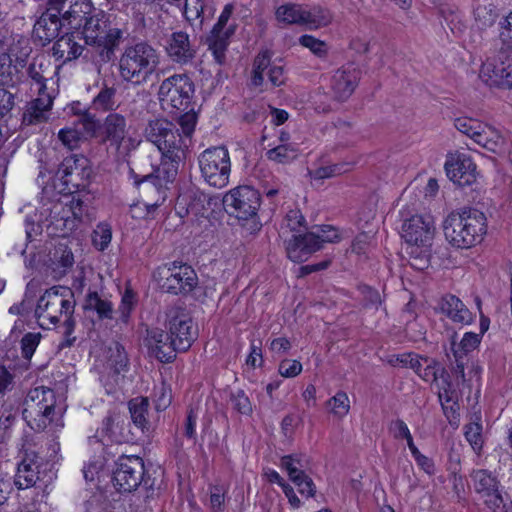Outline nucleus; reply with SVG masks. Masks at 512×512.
Segmentation results:
<instances>
[{
    "label": "nucleus",
    "mask_w": 512,
    "mask_h": 512,
    "mask_svg": "<svg viewBox=\"0 0 512 512\" xmlns=\"http://www.w3.org/2000/svg\"><path fill=\"white\" fill-rule=\"evenodd\" d=\"M144 134L161 152V163L153 173L135 178V184L148 183L159 191L176 179L179 166L186 159L189 141L174 123L163 118L149 121Z\"/></svg>",
    "instance_id": "obj_1"
},
{
    "label": "nucleus",
    "mask_w": 512,
    "mask_h": 512,
    "mask_svg": "<svg viewBox=\"0 0 512 512\" xmlns=\"http://www.w3.org/2000/svg\"><path fill=\"white\" fill-rule=\"evenodd\" d=\"M74 309L73 292L65 286H53L47 289L37 301L35 317L41 328L50 329L51 326H56L60 322L62 316L65 317L64 341L60 344L61 348L72 346L76 340V337L72 336L76 325Z\"/></svg>",
    "instance_id": "obj_2"
},
{
    "label": "nucleus",
    "mask_w": 512,
    "mask_h": 512,
    "mask_svg": "<svg viewBox=\"0 0 512 512\" xmlns=\"http://www.w3.org/2000/svg\"><path fill=\"white\" fill-rule=\"evenodd\" d=\"M446 240L454 247L468 249L479 244L487 232L485 214L471 207L452 211L444 220Z\"/></svg>",
    "instance_id": "obj_3"
},
{
    "label": "nucleus",
    "mask_w": 512,
    "mask_h": 512,
    "mask_svg": "<svg viewBox=\"0 0 512 512\" xmlns=\"http://www.w3.org/2000/svg\"><path fill=\"white\" fill-rule=\"evenodd\" d=\"M160 63L158 51L147 42L127 46L119 59V74L133 86L144 85Z\"/></svg>",
    "instance_id": "obj_4"
},
{
    "label": "nucleus",
    "mask_w": 512,
    "mask_h": 512,
    "mask_svg": "<svg viewBox=\"0 0 512 512\" xmlns=\"http://www.w3.org/2000/svg\"><path fill=\"white\" fill-rule=\"evenodd\" d=\"M340 240L338 230L331 225H322L304 234H293L286 240V253L295 263H302L315 252L323 248L324 243H334Z\"/></svg>",
    "instance_id": "obj_5"
},
{
    "label": "nucleus",
    "mask_w": 512,
    "mask_h": 512,
    "mask_svg": "<svg viewBox=\"0 0 512 512\" xmlns=\"http://www.w3.org/2000/svg\"><path fill=\"white\" fill-rule=\"evenodd\" d=\"M55 404L56 396L52 389L45 386L32 388L24 401L23 419L32 430L42 432L52 422Z\"/></svg>",
    "instance_id": "obj_6"
},
{
    "label": "nucleus",
    "mask_w": 512,
    "mask_h": 512,
    "mask_svg": "<svg viewBox=\"0 0 512 512\" xmlns=\"http://www.w3.org/2000/svg\"><path fill=\"white\" fill-rule=\"evenodd\" d=\"M226 212L239 221L250 222L251 230H259L258 210L261 206V195L258 190L248 185L231 189L223 197Z\"/></svg>",
    "instance_id": "obj_7"
},
{
    "label": "nucleus",
    "mask_w": 512,
    "mask_h": 512,
    "mask_svg": "<svg viewBox=\"0 0 512 512\" xmlns=\"http://www.w3.org/2000/svg\"><path fill=\"white\" fill-rule=\"evenodd\" d=\"M195 86L185 73L173 74L165 78L157 91L158 101L163 109L185 111L189 108Z\"/></svg>",
    "instance_id": "obj_8"
},
{
    "label": "nucleus",
    "mask_w": 512,
    "mask_h": 512,
    "mask_svg": "<svg viewBox=\"0 0 512 512\" xmlns=\"http://www.w3.org/2000/svg\"><path fill=\"white\" fill-rule=\"evenodd\" d=\"M201 175L205 182L215 188L229 183L231 162L228 150L223 146L204 150L198 157Z\"/></svg>",
    "instance_id": "obj_9"
},
{
    "label": "nucleus",
    "mask_w": 512,
    "mask_h": 512,
    "mask_svg": "<svg viewBox=\"0 0 512 512\" xmlns=\"http://www.w3.org/2000/svg\"><path fill=\"white\" fill-rule=\"evenodd\" d=\"M93 169L90 160L82 154H70L58 166L56 175L68 193L84 192L90 183Z\"/></svg>",
    "instance_id": "obj_10"
},
{
    "label": "nucleus",
    "mask_w": 512,
    "mask_h": 512,
    "mask_svg": "<svg viewBox=\"0 0 512 512\" xmlns=\"http://www.w3.org/2000/svg\"><path fill=\"white\" fill-rule=\"evenodd\" d=\"M144 472L142 458L123 455L117 460L116 469L113 472L114 487L121 493L131 492L140 484H143L146 489H152V484L144 478Z\"/></svg>",
    "instance_id": "obj_11"
},
{
    "label": "nucleus",
    "mask_w": 512,
    "mask_h": 512,
    "mask_svg": "<svg viewBox=\"0 0 512 512\" xmlns=\"http://www.w3.org/2000/svg\"><path fill=\"white\" fill-rule=\"evenodd\" d=\"M158 274L162 280L161 288L174 295L190 293L196 287L198 281L194 269L181 262L165 264L158 269Z\"/></svg>",
    "instance_id": "obj_12"
},
{
    "label": "nucleus",
    "mask_w": 512,
    "mask_h": 512,
    "mask_svg": "<svg viewBox=\"0 0 512 512\" xmlns=\"http://www.w3.org/2000/svg\"><path fill=\"white\" fill-rule=\"evenodd\" d=\"M166 327L178 352L187 351L196 340L198 332L192 318L180 307H171L167 313Z\"/></svg>",
    "instance_id": "obj_13"
},
{
    "label": "nucleus",
    "mask_w": 512,
    "mask_h": 512,
    "mask_svg": "<svg viewBox=\"0 0 512 512\" xmlns=\"http://www.w3.org/2000/svg\"><path fill=\"white\" fill-rule=\"evenodd\" d=\"M232 12L233 7L231 5H226L222 10L216 24L213 26L209 35L206 37L205 42L218 64H223L225 62V53L229 45V40L235 33L236 25H228V21L232 15Z\"/></svg>",
    "instance_id": "obj_14"
},
{
    "label": "nucleus",
    "mask_w": 512,
    "mask_h": 512,
    "mask_svg": "<svg viewBox=\"0 0 512 512\" xmlns=\"http://www.w3.org/2000/svg\"><path fill=\"white\" fill-rule=\"evenodd\" d=\"M76 195L71 197L69 203H63L58 200L51 202L50 207L46 210L49 211L51 223L63 221L64 227H68L71 223L70 229L75 226V221L82 222L88 216V202L87 195H82V192H76Z\"/></svg>",
    "instance_id": "obj_15"
},
{
    "label": "nucleus",
    "mask_w": 512,
    "mask_h": 512,
    "mask_svg": "<svg viewBox=\"0 0 512 512\" xmlns=\"http://www.w3.org/2000/svg\"><path fill=\"white\" fill-rule=\"evenodd\" d=\"M473 487L483 499L487 507L496 512L500 509L504 500L499 489V481L492 472L486 469L473 470L470 474Z\"/></svg>",
    "instance_id": "obj_16"
},
{
    "label": "nucleus",
    "mask_w": 512,
    "mask_h": 512,
    "mask_svg": "<svg viewBox=\"0 0 512 512\" xmlns=\"http://www.w3.org/2000/svg\"><path fill=\"white\" fill-rule=\"evenodd\" d=\"M435 228L430 218L413 215L402 225V238L410 245L428 248L434 237Z\"/></svg>",
    "instance_id": "obj_17"
},
{
    "label": "nucleus",
    "mask_w": 512,
    "mask_h": 512,
    "mask_svg": "<svg viewBox=\"0 0 512 512\" xmlns=\"http://www.w3.org/2000/svg\"><path fill=\"white\" fill-rule=\"evenodd\" d=\"M479 78L489 87L512 89V64L502 58L487 59L481 66Z\"/></svg>",
    "instance_id": "obj_18"
},
{
    "label": "nucleus",
    "mask_w": 512,
    "mask_h": 512,
    "mask_svg": "<svg viewBox=\"0 0 512 512\" xmlns=\"http://www.w3.org/2000/svg\"><path fill=\"white\" fill-rule=\"evenodd\" d=\"M145 343L150 354L162 363H170L176 358L178 351L169 334L159 328L147 330Z\"/></svg>",
    "instance_id": "obj_19"
},
{
    "label": "nucleus",
    "mask_w": 512,
    "mask_h": 512,
    "mask_svg": "<svg viewBox=\"0 0 512 512\" xmlns=\"http://www.w3.org/2000/svg\"><path fill=\"white\" fill-rule=\"evenodd\" d=\"M361 77V71L350 64L338 69L332 77V90L338 101L347 100L354 92Z\"/></svg>",
    "instance_id": "obj_20"
},
{
    "label": "nucleus",
    "mask_w": 512,
    "mask_h": 512,
    "mask_svg": "<svg viewBox=\"0 0 512 512\" xmlns=\"http://www.w3.org/2000/svg\"><path fill=\"white\" fill-rule=\"evenodd\" d=\"M445 170L449 179L459 186H470L476 181V165L465 154L447 161Z\"/></svg>",
    "instance_id": "obj_21"
},
{
    "label": "nucleus",
    "mask_w": 512,
    "mask_h": 512,
    "mask_svg": "<svg viewBox=\"0 0 512 512\" xmlns=\"http://www.w3.org/2000/svg\"><path fill=\"white\" fill-rule=\"evenodd\" d=\"M100 132L103 143L119 150L128 133L127 121L119 113H110L101 124Z\"/></svg>",
    "instance_id": "obj_22"
},
{
    "label": "nucleus",
    "mask_w": 512,
    "mask_h": 512,
    "mask_svg": "<svg viewBox=\"0 0 512 512\" xmlns=\"http://www.w3.org/2000/svg\"><path fill=\"white\" fill-rule=\"evenodd\" d=\"M439 309L442 314L456 324L468 325L474 320V315L457 296L444 295L439 301Z\"/></svg>",
    "instance_id": "obj_23"
},
{
    "label": "nucleus",
    "mask_w": 512,
    "mask_h": 512,
    "mask_svg": "<svg viewBox=\"0 0 512 512\" xmlns=\"http://www.w3.org/2000/svg\"><path fill=\"white\" fill-rule=\"evenodd\" d=\"M61 26V20L57 15L45 11L34 24L33 36L45 46L58 36Z\"/></svg>",
    "instance_id": "obj_24"
},
{
    "label": "nucleus",
    "mask_w": 512,
    "mask_h": 512,
    "mask_svg": "<svg viewBox=\"0 0 512 512\" xmlns=\"http://www.w3.org/2000/svg\"><path fill=\"white\" fill-rule=\"evenodd\" d=\"M166 52L175 62L186 63L194 57L189 36L185 32H174L167 41Z\"/></svg>",
    "instance_id": "obj_25"
},
{
    "label": "nucleus",
    "mask_w": 512,
    "mask_h": 512,
    "mask_svg": "<svg viewBox=\"0 0 512 512\" xmlns=\"http://www.w3.org/2000/svg\"><path fill=\"white\" fill-rule=\"evenodd\" d=\"M40 463L34 459L25 458L18 464L15 476V485L18 489H26L35 486L42 481V472Z\"/></svg>",
    "instance_id": "obj_26"
},
{
    "label": "nucleus",
    "mask_w": 512,
    "mask_h": 512,
    "mask_svg": "<svg viewBox=\"0 0 512 512\" xmlns=\"http://www.w3.org/2000/svg\"><path fill=\"white\" fill-rule=\"evenodd\" d=\"M51 106L52 98L48 94L39 95L38 98L28 104L23 114V123L35 125L46 121L48 118L46 113L50 110Z\"/></svg>",
    "instance_id": "obj_27"
},
{
    "label": "nucleus",
    "mask_w": 512,
    "mask_h": 512,
    "mask_svg": "<svg viewBox=\"0 0 512 512\" xmlns=\"http://www.w3.org/2000/svg\"><path fill=\"white\" fill-rule=\"evenodd\" d=\"M482 127L477 131L475 138L473 139L475 143L480 145L481 147L497 153L502 154L505 152L504 148V138L502 135L494 129L493 127L483 124Z\"/></svg>",
    "instance_id": "obj_28"
},
{
    "label": "nucleus",
    "mask_w": 512,
    "mask_h": 512,
    "mask_svg": "<svg viewBox=\"0 0 512 512\" xmlns=\"http://www.w3.org/2000/svg\"><path fill=\"white\" fill-rule=\"evenodd\" d=\"M129 412L133 424L143 433L149 432L151 425L148 416L149 400L146 397H136L128 402Z\"/></svg>",
    "instance_id": "obj_29"
},
{
    "label": "nucleus",
    "mask_w": 512,
    "mask_h": 512,
    "mask_svg": "<svg viewBox=\"0 0 512 512\" xmlns=\"http://www.w3.org/2000/svg\"><path fill=\"white\" fill-rule=\"evenodd\" d=\"M54 277L60 278L67 274L74 264V255L66 244H58L51 257Z\"/></svg>",
    "instance_id": "obj_30"
},
{
    "label": "nucleus",
    "mask_w": 512,
    "mask_h": 512,
    "mask_svg": "<svg viewBox=\"0 0 512 512\" xmlns=\"http://www.w3.org/2000/svg\"><path fill=\"white\" fill-rule=\"evenodd\" d=\"M303 18L302 26L313 30L328 26L332 22L333 16L327 8L312 6L309 9L303 7Z\"/></svg>",
    "instance_id": "obj_31"
},
{
    "label": "nucleus",
    "mask_w": 512,
    "mask_h": 512,
    "mask_svg": "<svg viewBox=\"0 0 512 512\" xmlns=\"http://www.w3.org/2000/svg\"><path fill=\"white\" fill-rule=\"evenodd\" d=\"M108 367L113 371L115 383L118 384L119 376L129 370V358L124 347L115 342L109 347Z\"/></svg>",
    "instance_id": "obj_32"
},
{
    "label": "nucleus",
    "mask_w": 512,
    "mask_h": 512,
    "mask_svg": "<svg viewBox=\"0 0 512 512\" xmlns=\"http://www.w3.org/2000/svg\"><path fill=\"white\" fill-rule=\"evenodd\" d=\"M53 55L58 59H77L83 51V46L75 42L71 36H62L52 47Z\"/></svg>",
    "instance_id": "obj_33"
},
{
    "label": "nucleus",
    "mask_w": 512,
    "mask_h": 512,
    "mask_svg": "<svg viewBox=\"0 0 512 512\" xmlns=\"http://www.w3.org/2000/svg\"><path fill=\"white\" fill-rule=\"evenodd\" d=\"M84 309L86 311H95L100 320L112 319L113 306L112 303L103 299L97 292H89L86 295Z\"/></svg>",
    "instance_id": "obj_34"
},
{
    "label": "nucleus",
    "mask_w": 512,
    "mask_h": 512,
    "mask_svg": "<svg viewBox=\"0 0 512 512\" xmlns=\"http://www.w3.org/2000/svg\"><path fill=\"white\" fill-rule=\"evenodd\" d=\"M121 38V31L119 29H112L107 34L103 32V42H100L97 48V53L100 61L107 63L115 56V48L119 44Z\"/></svg>",
    "instance_id": "obj_35"
},
{
    "label": "nucleus",
    "mask_w": 512,
    "mask_h": 512,
    "mask_svg": "<svg viewBox=\"0 0 512 512\" xmlns=\"http://www.w3.org/2000/svg\"><path fill=\"white\" fill-rule=\"evenodd\" d=\"M276 18L278 21L285 24H297L302 26L303 6L299 4H285L281 5L276 10Z\"/></svg>",
    "instance_id": "obj_36"
},
{
    "label": "nucleus",
    "mask_w": 512,
    "mask_h": 512,
    "mask_svg": "<svg viewBox=\"0 0 512 512\" xmlns=\"http://www.w3.org/2000/svg\"><path fill=\"white\" fill-rule=\"evenodd\" d=\"M103 32L104 31L100 30L99 19L93 17L86 18L82 32L86 44L94 46L97 49L99 43L104 41L101 40V38H103Z\"/></svg>",
    "instance_id": "obj_37"
},
{
    "label": "nucleus",
    "mask_w": 512,
    "mask_h": 512,
    "mask_svg": "<svg viewBox=\"0 0 512 512\" xmlns=\"http://www.w3.org/2000/svg\"><path fill=\"white\" fill-rule=\"evenodd\" d=\"M266 154L269 160L285 164L297 157V149L290 144H280L268 150Z\"/></svg>",
    "instance_id": "obj_38"
},
{
    "label": "nucleus",
    "mask_w": 512,
    "mask_h": 512,
    "mask_svg": "<svg viewBox=\"0 0 512 512\" xmlns=\"http://www.w3.org/2000/svg\"><path fill=\"white\" fill-rule=\"evenodd\" d=\"M271 67V57L268 51L259 53L253 63L252 83L260 86L264 81V72Z\"/></svg>",
    "instance_id": "obj_39"
},
{
    "label": "nucleus",
    "mask_w": 512,
    "mask_h": 512,
    "mask_svg": "<svg viewBox=\"0 0 512 512\" xmlns=\"http://www.w3.org/2000/svg\"><path fill=\"white\" fill-rule=\"evenodd\" d=\"M497 11L494 5H478L474 9L475 21L481 28H487L492 26L497 19Z\"/></svg>",
    "instance_id": "obj_40"
},
{
    "label": "nucleus",
    "mask_w": 512,
    "mask_h": 512,
    "mask_svg": "<svg viewBox=\"0 0 512 512\" xmlns=\"http://www.w3.org/2000/svg\"><path fill=\"white\" fill-rule=\"evenodd\" d=\"M229 400L233 409L239 414L250 416L253 413L252 403L244 390L237 389L236 391H231Z\"/></svg>",
    "instance_id": "obj_41"
},
{
    "label": "nucleus",
    "mask_w": 512,
    "mask_h": 512,
    "mask_svg": "<svg viewBox=\"0 0 512 512\" xmlns=\"http://www.w3.org/2000/svg\"><path fill=\"white\" fill-rule=\"evenodd\" d=\"M116 89L104 86L93 99V107L97 110L108 111L114 108Z\"/></svg>",
    "instance_id": "obj_42"
},
{
    "label": "nucleus",
    "mask_w": 512,
    "mask_h": 512,
    "mask_svg": "<svg viewBox=\"0 0 512 512\" xmlns=\"http://www.w3.org/2000/svg\"><path fill=\"white\" fill-rule=\"evenodd\" d=\"M112 239V229L107 223H99L93 231L92 242L96 249L104 251Z\"/></svg>",
    "instance_id": "obj_43"
},
{
    "label": "nucleus",
    "mask_w": 512,
    "mask_h": 512,
    "mask_svg": "<svg viewBox=\"0 0 512 512\" xmlns=\"http://www.w3.org/2000/svg\"><path fill=\"white\" fill-rule=\"evenodd\" d=\"M58 139L69 150H74L80 146L85 136L82 131L76 128L66 127L58 132Z\"/></svg>",
    "instance_id": "obj_44"
},
{
    "label": "nucleus",
    "mask_w": 512,
    "mask_h": 512,
    "mask_svg": "<svg viewBox=\"0 0 512 512\" xmlns=\"http://www.w3.org/2000/svg\"><path fill=\"white\" fill-rule=\"evenodd\" d=\"M19 80L12 71V58L8 53L0 54V85H14Z\"/></svg>",
    "instance_id": "obj_45"
},
{
    "label": "nucleus",
    "mask_w": 512,
    "mask_h": 512,
    "mask_svg": "<svg viewBox=\"0 0 512 512\" xmlns=\"http://www.w3.org/2000/svg\"><path fill=\"white\" fill-rule=\"evenodd\" d=\"M90 10L86 0H70L67 11L63 12V20L71 23L72 20L81 19Z\"/></svg>",
    "instance_id": "obj_46"
},
{
    "label": "nucleus",
    "mask_w": 512,
    "mask_h": 512,
    "mask_svg": "<svg viewBox=\"0 0 512 512\" xmlns=\"http://www.w3.org/2000/svg\"><path fill=\"white\" fill-rule=\"evenodd\" d=\"M281 467L286 470L288 476L305 472V462L300 455H285L281 458Z\"/></svg>",
    "instance_id": "obj_47"
},
{
    "label": "nucleus",
    "mask_w": 512,
    "mask_h": 512,
    "mask_svg": "<svg viewBox=\"0 0 512 512\" xmlns=\"http://www.w3.org/2000/svg\"><path fill=\"white\" fill-rule=\"evenodd\" d=\"M466 440L472 449L479 453L483 447L482 426L478 423H470L465 427Z\"/></svg>",
    "instance_id": "obj_48"
},
{
    "label": "nucleus",
    "mask_w": 512,
    "mask_h": 512,
    "mask_svg": "<svg viewBox=\"0 0 512 512\" xmlns=\"http://www.w3.org/2000/svg\"><path fill=\"white\" fill-rule=\"evenodd\" d=\"M455 128L471 139L475 138L477 131L482 127V123L476 119L468 117H459L454 121Z\"/></svg>",
    "instance_id": "obj_49"
},
{
    "label": "nucleus",
    "mask_w": 512,
    "mask_h": 512,
    "mask_svg": "<svg viewBox=\"0 0 512 512\" xmlns=\"http://www.w3.org/2000/svg\"><path fill=\"white\" fill-rule=\"evenodd\" d=\"M40 340H41V334L40 333H26L21 341H20V346H21V353H22V357L26 360H30L37 348V346L39 345L40 343Z\"/></svg>",
    "instance_id": "obj_50"
},
{
    "label": "nucleus",
    "mask_w": 512,
    "mask_h": 512,
    "mask_svg": "<svg viewBox=\"0 0 512 512\" xmlns=\"http://www.w3.org/2000/svg\"><path fill=\"white\" fill-rule=\"evenodd\" d=\"M328 403L332 412L338 417H343L349 412V399L345 392H338Z\"/></svg>",
    "instance_id": "obj_51"
},
{
    "label": "nucleus",
    "mask_w": 512,
    "mask_h": 512,
    "mask_svg": "<svg viewBox=\"0 0 512 512\" xmlns=\"http://www.w3.org/2000/svg\"><path fill=\"white\" fill-rule=\"evenodd\" d=\"M306 220L298 209L290 210L284 219L283 225L290 231H295L297 234H302L300 228H305Z\"/></svg>",
    "instance_id": "obj_52"
},
{
    "label": "nucleus",
    "mask_w": 512,
    "mask_h": 512,
    "mask_svg": "<svg viewBox=\"0 0 512 512\" xmlns=\"http://www.w3.org/2000/svg\"><path fill=\"white\" fill-rule=\"evenodd\" d=\"M359 290L362 294V302L365 308H374L378 309V307L382 303L381 296L376 289H373L370 286L362 285L359 287Z\"/></svg>",
    "instance_id": "obj_53"
},
{
    "label": "nucleus",
    "mask_w": 512,
    "mask_h": 512,
    "mask_svg": "<svg viewBox=\"0 0 512 512\" xmlns=\"http://www.w3.org/2000/svg\"><path fill=\"white\" fill-rule=\"evenodd\" d=\"M422 361L426 364V367H422L416 373L425 381L436 382L438 380L439 373V362L435 359L423 357Z\"/></svg>",
    "instance_id": "obj_54"
},
{
    "label": "nucleus",
    "mask_w": 512,
    "mask_h": 512,
    "mask_svg": "<svg viewBox=\"0 0 512 512\" xmlns=\"http://www.w3.org/2000/svg\"><path fill=\"white\" fill-rule=\"evenodd\" d=\"M197 122V116L195 113L186 112L182 114L178 119V124L180 126V132L182 136L187 137V140L191 141V136L195 130Z\"/></svg>",
    "instance_id": "obj_55"
},
{
    "label": "nucleus",
    "mask_w": 512,
    "mask_h": 512,
    "mask_svg": "<svg viewBox=\"0 0 512 512\" xmlns=\"http://www.w3.org/2000/svg\"><path fill=\"white\" fill-rule=\"evenodd\" d=\"M78 124L82 126L83 134L93 137L97 130H100L101 125L94 115L84 110L82 116L78 120Z\"/></svg>",
    "instance_id": "obj_56"
},
{
    "label": "nucleus",
    "mask_w": 512,
    "mask_h": 512,
    "mask_svg": "<svg viewBox=\"0 0 512 512\" xmlns=\"http://www.w3.org/2000/svg\"><path fill=\"white\" fill-rule=\"evenodd\" d=\"M299 43L312 51L315 55L321 57L326 54V44L325 42L311 36V35H302L299 38Z\"/></svg>",
    "instance_id": "obj_57"
},
{
    "label": "nucleus",
    "mask_w": 512,
    "mask_h": 512,
    "mask_svg": "<svg viewBox=\"0 0 512 512\" xmlns=\"http://www.w3.org/2000/svg\"><path fill=\"white\" fill-rule=\"evenodd\" d=\"M204 10L203 0H185L184 15L188 21L198 19Z\"/></svg>",
    "instance_id": "obj_58"
},
{
    "label": "nucleus",
    "mask_w": 512,
    "mask_h": 512,
    "mask_svg": "<svg viewBox=\"0 0 512 512\" xmlns=\"http://www.w3.org/2000/svg\"><path fill=\"white\" fill-rule=\"evenodd\" d=\"M422 358L423 357H419L417 354L407 353L397 356L396 360L391 361V363L393 365L400 364L404 367H410L417 372L422 367Z\"/></svg>",
    "instance_id": "obj_59"
},
{
    "label": "nucleus",
    "mask_w": 512,
    "mask_h": 512,
    "mask_svg": "<svg viewBox=\"0 0 512 512\" xmlns=\"http://www.w3.org/2000/svg\"><path fill=\"white\" fill-rule=\"evenodd\" d=\"M302 371V364L297 360H282L279 364V373L281 376L290 378L295 377Z\"/></svg>",
    "instance_id": "obj_60"
},
{
    "label": "nucleus",
    "mask_w": 512,
    "mask_h": 512,
    "mask_svg": "<svg viewBox=\"0 0 512 512\" xmlns=\"http://www.w3.org/2000/svg\"><path fill=\"white\" fill-rule=\"evenodd\" d=\"M481 339V334L466 332L463 335L459 344V347L462 350L463 354L466 355L467 353L476 349L481 343Z\"/></svg>",
    "instance_id": "obj_61"
},
{
    "label": "nucleus",
    "mask_w": 512,
    "mask_h": 512,
    "mask_svg": "<svg viewBox=\"0 0 512 512\" xmlns=\"http://www.w3.org/2000/svg\"><path fill=\"white\" fill-rule=\"evenodd\" d=\"M499 37L504 45L512 47V11L501 22Z\"/></svg>",
    "instance_id": "obj_62"
},
{
    "label": "nucleus",
    "mask_w": 512,
    "mask_h": 512,
    "mask_svg": "<svg viewBox=\"0 0 512 512\" xmlns=\"http://www.w3.org/2000/svg\"><path fill=\"white\" fill-rule=\"evenodd\" d=\"M14 385V374L4 365H0V395L10 391Z\"/></svg>",
    "instance_id": "obj_63"
},
{
    "label": "nucleus",
    "mask_w": 512,
    "mask_h": 512,
    "mask_svg": "<svg viewBox=\"0 0 512 512\" xmlns=\"http://www.w3.org/2000/svg\"><path fill=\"white\" fill-rule=\"evenodd\" d=\"M14 106V95L4 88H0V119Z\"/></svg>",
    "instance_id": "obj_64"
}]
</instances>
